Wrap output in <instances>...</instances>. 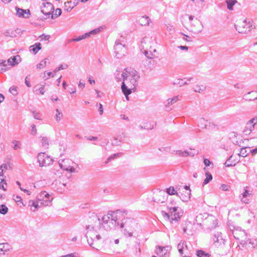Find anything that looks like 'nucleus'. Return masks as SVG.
<instances>
[{"mask_svg": "<svg viewBox=\"0 0 257 257\" xmlns=\"http://www.w3.org/2000/svg\"><path fill=\"white\" fill-rule=\"evenodd\" d=\"M123 216V213L119 210L109 211L103 216L101 220L95 214L90 217L88 224L86 225V237L90 246L96 248L98 240L101 239L99 231L101 230L100 225L104 230L109 231L114 229L118 225V219Z\"/></svg>", "mask_w": 257, "mask_h": 257, "instance_id": "nucleus-1", "label": "nucleus"}, {"mask_svg": "<svg viewBox=\"0 0 257 257\" xmlns=\"http://www.w3.org/2000/svg\"><path fill=\"white\" fill-rule=\"evenodd\" d=\"M125 78L124 82H122L121 88L122 93L125 95L126 100H128V95L133 91H135L136 87L137 86V82L140 78L139 74L135 72L130 73H124Z\"/></svg>", "mask_w": 257, "mask_h": 257, "instance_id": "nucleus-2", "label": "nucleus"}, {"mask_svg": "<svg viewBox=\"0 0 257 257\" xmlns=\"http://www.w3.org/2000/svg\"><path fill=\"white\" fill-rule=\"evenodd\" d=\"M137 225V223L133 219L125 218L122 220L120 227L125 235L131 237Z\"/></svg>", "mask_w": 257, "mask_h": 257, "instance_id": "nucleus-3", "label": "nucleus"}, {"mask_svg": "<svg viewBox=\"0 0 257 257\" xmlns=\"http://www.w3.org/2000/svg\"><path fill=\"white\" fill-rule=\"evenodd\" d=\"M115 56L117 58H120L127 53L126 48L120 40H116L114 46Z\"/></svg>", "mask_w": 257, "mask_h": 257, "instance_id": "nucleus-4", "label": "nucleus"}, {"mask_svg": "<svg viewBox=\"0 0 257 257\" xmlns=\"http://www.w3.org/2000/svg\"><path fill=\"white\" fill-rule=\"evenodd\" d=\"M234 27L239 33L246 34L251 31L252 25L249 21L244 19L238 25H235Z\"/></svg>", "mask_w": 257, "mask_h": 257, "instance_id": "nucleus-5", "label": "nucleus"}, {"mask_svg": "<svg viewBox=\"0 0 257 257\" xmlns=\"http://www.w3.org/2000/svg\"><path fill=\"white\" fill-rule=\"evenodd\" d=\"M37 197L40 205L44 206L50 205L53 200V197H51L49 194L46 191L41 192Z\"/></svg>", "mask_w": 257, "mask_h": 257, "instance_id": "nucleus-6", "label": "nucleus"}, {"mask_svg": "<svg viewBox=\"0 0 257 257\" xmlns=\"http://www.w3.org/2000/svg\"><path fill=\"white\" fill-rule=\"evenodd\" d=\"M38 162L39 163L40 167H46L50 165L53 161V160L50 158V156H48L45 153H40L38 154Z\"/></svg>", "mask_w": 257, "mask_h": 257, "instance_id": "nucleus-7", "label": "nucleus"}, {"mask_svg": "<svg viewBox=\"0 0 257 257\" xmlns=\"http://www.w3.org/2000/svg\"><path fill=\"white\" fill-rule=\"evenodd\" d=\"M234 238L240 240L241 243H244L247 241L246 233L241 229H236L232 231Z\"/></svg>", "mask_w": 257, "mask_h": 257, "instance_id": "nucleus-8", "label": "nucleus"}, {"mask_svg": "<svg viewBox=\"0 0 257 257\" xmlns=\"http://www.w3.org/2000/svg\"><path fill=\"white\" fill-rule=\"evenodd\" d=\"M257 123V117H253L248 120L245 124L243 130V133L245 135H249L254 130V125Z\"/></svg>", "mask_w": 257, "mask_h": 257, "instance_id": "nucleus-9", "label": "nucleus"}, {"mask_svg": "<svg viewBox=\"0 0 257 257\" xmlns=\"http://www.w3.org/2000/svg\"><path fill=\"white\" fill-rule=\"evenodd\" d=\"M100 31V28L95 29L88 33H86L81 36H79L75 38L70 40V42H78L83 39L90 37L91 35H94L98 33Z\"/></svg>", "mask_w": 257, "mask_h": 257, "instance_id": "nucleus-10", "label": "nucleus"}, {"mask_svg": "<svg viewBox=\"0 0 257 257\" xmlns=\"http://www.w3.org/2000/svg\"><path fill=\"white\" fill-rule=\"evenodd\" d=\"M54 8L53 5L49 2L44 3L41 7V12L46 16H49L53 13Z\"/></svg>", "mask_w": 257, "mask_h": 257, "instance_id": "nucleus-11", "label": "nucleus"}, {"mask_svg": "<svg viewBox=\"0 0 257 257\" xmlns=\"http://www.w3.org/2000/svg\"><path fill=\"white\" fill-rule=\"evenodd\" d=\"M71 163V161L69 159H64L62 160L61 162L59 161V165L60 168L64 170L69 171L70 172H74L75 169L72 167L70 164Z\"/></svg>", "mask_w": 257, "mask_h": 257, "instance_id": "nucleus-12", "label": "nucleus"}, {"mask_svg": "<svg viewBox=\"0 0 257 257\" xmlns=\"http://www.w3.org/2000/svg\"><path fill=\"white\" fill-rule=\"evenodd\" d=\"M178 209V207H174L169 209V214L171 217V223L173 222V221H178L180 218V214L177 211Z\"/></svg>", "mask_w": 257, "mask_h": 257, "instance_id": "nucleus-13", "label": "nucleus"}, {"mask_svg": "<svg viewBox=\"0 0 257 257\" xmlns=\"http://www.w3.org/2000/svg\"><path fill=\"white\" fill-rule=\"evenodd\" d=\"M153 38L151 37H145L143 38L141 43V47L142 49H148L149 48L151 47V44L153 43Z\"/></svg>", "mask_w": 257, "mask_h": 257, "instance_id": "nucleus-14", "label": "nucleus"}, {"mask_svg": "<svg viewBox=\"0 0 257 257\" xmlns=\"http://www.w3.org/2000/svg\"><path fill=\"white\" fill-rule=\"evenodd\" d=\"M16 15L19 17L29 18L31 15V13L29 10H23L17 7L16 8Z\"/></svg>", "mask_w": 257, "mask_h": 257, "instance_id": "nucleus-15", "label": "nucleus"}, {"mask_svg": "<svg viewBox=\"0 0 257 257\" xmlns=\"http://www.w3.org/2000/svg\"><path fill=\"white\" fill-rule=\"evenodd\" d=\"M205 223L208 224L209 228L210 229L215 228L218 224V220L216 219L213 216H210L208 218H206Z\"/></svg>", "mask_w": 257, "mask_h": 257, "instance_id": "nucleus-16", "label": "nucleus"}, {"mask_svg": "<svg viewBox=\"0 0 257 257\" xmlns=\"http://www.w3.org/2000/svg\"><path fill=\"white\" fill-rule=\"evenodd\" d=\"M164 191H159L154 198V201L158 203H163L166 200Z\"/></svg>", "mask_w": 257, "mask_h": 257, "instance_id": "nucleus-17", "label": "nucleus"}, {"mask_svg": "<svg viewBox=\"0 0 257 257\" xmlns=\"http://www.w3.org/2000/svg\"><path fill=\"white\" fill-rule=\"evenodd\" d=\"M21 61V58L19 55L11 57L8 60V63L11 66H15L18 65Z\"/></svg>", "mask_w": 257, "mask_h": 257, "instance_id": "nucleus-18", "label": "nucleus"}, {"mask_svg": "<svg viewBox=\"0 0 257 257\" xmlns=\"http://www.w3.org/2000/svg\"><path fill=\"white\" fill-rule=\"evenodd\" d=\"M191 24L193 26V31L197 32H201L202 31L203 28V25L202 23L197 19L193 23H191Z\"/></svg>", "mask_w": 257, "mask_h": 257, "instance_id": "nucleus-19", "label": "nucleus"}, {"mask_svg": "<svg viewBox=\"0 0 257 257\" xmlns=\"http://www.w3.org/2000/svg\"><path fill=\"white\" fill-rule=\"evenodd\" d=\"M175 154L178 155L181 157H187L191 156L193 157L195 155V153L192 152V151H182V150H177L175 151Z\"/></svg>", "mask_w": 257, "mask_h": 257, "instance_id": "nucleus-20", "label": "nucleus"}, {"mask_svg": "<svg viewBox=\"0 0 257 257\" xmlns=\"http://www.w3.org/2000/svg\"><path fill=\"white\" fill-rule=\"evenodd\" d=\"M156 253L163 257H169V253L167 251L165 247L158 246L156 249Z\"/></svg>", "mask_w": 257, "mask_h": 257, "instance_id": "nucleus-21", "label": "nucleus"}, {"mask_svg": "<svg viewBox=\"0 0 257 257\" xmlns=\"http://www.w3.org/2000/svg\"><path fill=\"white\" fill-rule=\"evenodd\" d=\"M133 72H135L136 73L138 74V73L136 70L128 71L127 70L125 69L120 74L117 73L116 76V78L118 81L122 80V82H124V80L125 78V76H124L125 75L124 73L127 74Z\"/></svg>", "mask_w": 257, "mask_h": 257, "instance_id": "nucleus-22", "label": "nucleus"}, {"mask_svg": "<svg viewBox=\"0 0 257 257\" xmlns=\"http://www.w3.org/2000/svg\"><path fill=\"white\" fill-rule=\"evenodd\" d=\"M77 3H72L71 1H68L64 3V10L67 12H70L76 5Z\"/></svg>", "mask_w": 257, "mask_h": 257, "instance_id": "nucleus-23", "label": "nucleus"}, {"mask_svg": "<svg viewBox=\"0 0 257 257\" xmlns=\"http://www.w3.org/2000/svg\"><path fill=\"white\" fill-rule=\"evenodd\" d=\"M9 63L8 61L0 60V72L3 73L10 69L8 66Z\"/></svg>", "mask_w": 257, "mask_h": 257, "instance_id": "nucleus-24", "label": "nucleus"}, {"mask_svg": "<svg viewBox=\"0 0 257 257\" xmlns=\"http://www.w3.org/2000/svg\"><path fill=\"white\" fill-rule=\"evenodd\" d=\"M10 246L7 243H0V255L5 254L10 250Z\"/></svg>", "mask_w": 257, "mask_h": 257, "instance_id": "nucleus-25", "label": "nucleus"}, {"mask_svg": "<svg viewBox=\"0 0 257 257\" xmlns=\"http://www.w3.org/2000/svg\"><path fill=\"white\" fill-rule=\"evenodd\" d=\"M39 202L30 200L29 201V206L31 207V210L33 211H36L41 206L39 205Z\"/></svg>", "mask_w": 257, "mask_h": 257, "instance_id": "nucleus-26", "label": "nucleus"}, {"mask_svg": "<svg viewBox=\"0 0 257 257\" xmlns=\"http://www.w3.org/2000/svg\"><path fill=\"white\" fill-rule=\"evenodd\" d=\"M150 20L148 17L141 16L139 18L138 22L142 26H148L150 24Z\"/></svg>", "mask_w": 257, "mask_h": 257, "instance_id": "nucleus-27", "label": "nucleus"}, {"mask_svg": "<svg viewBox=\"0 0 257 257\" xmlns=\"http://www.w3.org/2000/svg\"><path fill=\"white\" fill-rule=\"evenodd\" d=\"M41 48V44L40 43H36L30 47V51L34 54H36Z\"/></svg>", "mask_w": 257, "mask_h": 257, "instance_id": "nucleus-28", "label": "nucleus"}, {"mask_svg": "<svg viewBox=\"0 0 257 257\" xmlns=\"http://www.w3.org/2000/svg\"><path fill=\"white\" fill-rule=\"evenodd\" d=\"M213 240L214 243H223V240L221 235L220 232H217L214 235Z\"/></svg>", "mask_w": 257, "mask_h": 257, "instance_id": "nucleus-29", "label": "nucleus"}, {"mask_svg": "<svg viewBox=\"0 0 257 257\" xmlns=\"http://www.w3.org/2000/svg\"><path fill=\"white\" fill-rule=\"evenodd\" d=\"M44 87V85L37 84L34 87V91H39L41 95H43L45 93Z\"/></svg>", "mask_w": 257, "mask_h": 257, "instance_id": "nucleus-30", "label": "nucleus"}, {"mask_svg": "<svg viewBox=\"0 0 257 257\" xmlns=\"http://www.w3.org/2000/svg\"><path fill=\"white\" fill-rule=\"evenodd\" d=\"M205 179L204 180V181L203 182V185H205L209 183V182L212 180V176L211 174V173L208 172L206 171L205 172Z\"/></svg>", "mask_w": 257, "mask_h": 257, "instance_id": "nucleus-31", "label": "nucleus"}, {"mask_svg": "<svg viewBox=\"0 0 257 257\" xmlns=\"http://www.w3.org/2000/svg\"><path fill=\"white\" fill-rule=\"evenodd\" d=\"M253 91H250V92H247V93H245L243 95V98L246 100V101H253L254 100H256L257 99V96H255V97H254V96H249V94H250L251 93H253Z\"/></svg>", "mask_w": 257, "mask_h": 257, "instance_id": "nucleus-32", "label": "nucleus"}, {"mask_svg": "<svg viewBox=\"0 0 257 257\" xmlns=\"http://www.w3.org/2000/svg\"><path fill=\"white\" fill-rule=\"evenodd\" d=\"M248 187H246L244 190V191L241 194L242 198L241 200L243 202L245 203H247V201L246 200V199H243L244 198H245L247 196H249L251 194L249 193V191L247 190Z\"/></svg>", "mask_w": 257, "mask_h": 257, "instance_id": "nucleus-33", "label": "nucleus"}, {"mask_svg": "<svg viewBox=\"0 0 257 257\" xmlns=\"http://www.w3.org/2000/svg\"><path fill=\"white\" fill-rule=\"evenodd\" d=\"M187 246L186 245V243L184 241H181L179 243H178L177 248L178 249V251L181 254H183V250L185 248H187Z\"/></svg>", "mask_w": 257, "mask_h": 257, "instance_id": "nucleus-34", "label": "nucleus"}, {"mask_svg": "<svg viewBox=\"0 0 257 257\" xmlns=\"http://www.w3.org/2000/svg\"><path fill=\"white\" fill-rule=\"evenodd\" d=\"M236 0H227L226 1L227 8L229 11L233 10V6L237 3Z\"/></svg>", "mask_w": 257, "mask_h": 257, "instance_id": "nucleus-35", "label": "nucleus"}, {"mask_svg": "<svg viewBox=\"0 0 257 257\" xmlns=\"http://www.w3.org/2000/svg\"><path fill=\"white\" fill-rule=\"evenodd\" d=\"M166 193L170 195H176L179 196V194L175 190V188L173 186H170L169 188H167L166 190Z\"/></svg>", "mask_w": 257, "mask_h": 257, "instance_id": "nucleus-36", "label": "nucleus"}, {"mask_svg": "<svg viewBox=\"0 0 257 257\" xmlns=\"http://www.w3.org/2000/svg\"><path fill=\"white\" fill-rule=\"evenodd\" d=\"M198 126L201 128H206L207 125V120L204 118H200L198 121Z\"/></svg>", "mask_w": 257, "mask_h": 257, "instance_id": "nucleus-37", "label": "nucleus"}, {"mask_svg": "<svg viewBox=\"0 0 257 257\" xmlns=\"http://www.w3.org/2000/svg\"><path fill=\"white\" fill-rule=\"evenodd\" d=\"M179 96H175L172 98H169L166 101V105H169L170 104H174L175 102H177L179 100Z\"/></svg>", "mask_w": 257, "mask_h": 257, "instance_id": "nucleus-38", "label": "nucleus"}, {"mask_svg": "<svg viewBox=\"0 0 257 257\" xmlns=\"http://www.w3.org/2000/svg\"><path fill=\"white\" fill-rule=\"evenodd\" d=\"M173 84L178 85L179 86H182L185 85H187V83L186 82L185 80H184V78L177 79L174 81Z\"/></svg>", "mask_w": 257, "mask_h": 257, "instance_id": "nucleus-39", "label": "nucleus"}, {"mask_svg": "<svg viewBox=\"0 0 257 257\" xmlns=\"http://www.w3.org/2000/svg\"><path fill=\"white\" fill-rule=\"evenodd\" d=\"M63 117L62 112L58 108L56 109V114L55 115V119L57 122L60 121Z\"/></svg>", "mask_w": 257, "mask_h": 257, "instance_id": "nucleus-40", "label": "nucleus"}, {"mask_svg": "<svg viewBox=\"0 0 257 257\" xmlns=\"http://www.w3.org/2000/svg\"><path fill=\"white\" fill-rule=\"evenodd\" d=\"M191 193L189 192H187L186 195H183L181 194V195L179 194L178 196L183 201H187L190 198Z\"/></svg>", "mask_w": 257, "mask_h": 257, "instance_id": "nucleus-41", "label": "nucleus"}, {"mask_svg": "<svg viewBox=\"0 0 257 257\" xmlns=\"http://www.w3.org/2000/svg\"><path fill=\"white\" fill-rule=\"evenodd\" d=\"M206 89V86L204 85H196L193 88L194 91L196 92H201L204 91Z\"/></svg>", "mask_w": 257, "mask_h": 257, "instance_id": "nucleus-42", "label": "nucleus"}, {"mask_svg": "<svg viewBox=\"0 0 257 257\" xmlns=\"http://www.w3.org/2000/svg\"><path fill=\"white\" fill-rule=\"evenodd\" d=\"M144 55L146 56L147 58L149 59H152L154 57H156L155 55L151 51H148L147 50H145L144 52H143Z\"/></svg>", "mask_w": 257, "mask_h": 257, "instance_id": "nucleus-43", "label": "nucleus"}, {"mask_svg": "<svg viewBox=\"0 0 257 257\" xmlns=\"http://www.w3.org/2000/svg\"><path fill=\"white\" fill-rule=\"evenodd\" d=\"M7 183L6 180L4 179H0V189H3L4 191H6L7 189Z\"/></svg>", "mask_w": 257, "mask_h": 257, "instance_id": "nucleus-44", "label": "nucleus"}, {"mask_svg": "<svg viewBox=\"0 0 257 257\" xmlns=\"http://www.w3.org/2000/svg\"><path fill=\"white\" fill-rule=\"evenodd\" d=\"M247 148L249 149L250 147H245V148L240 149V153L238 154V155L239 156H241L242 157H245L247 156L248 155V153L247 152V151H246Z\"/></svg>", "mask_w": 257, "mask_h": 257, "instance_id": "nucleus-45", "label": "nucleus"}, {"mask_svg": "<svg viewBox=\"0 0 257 257\" xmlns=\"http://www.w3.org/2000/svg\"><path fill=\"white\" fill-rule=\"evenodd\" d=\"M196 254L198 257H209L208 253L205 252L202 250H197Z\"/></svg>", "mask_w": 257, "mask_h": 257, "instance_id": "nucleus-46", "label": "nucleus"}, {"mask_svg": "<svg viewBox=\"0 0 257 257\" xmlns=\"http://www.w3.org/2000/svg\"><path fill=\"white\" fill-rule=\"evenodd\" d=\"M47 58L44 59L43 60L40 62L39 64L37 65V68L38 69H42L45 67L46 66L47 60Z\"/></svg>", "mask_w": 257, "mask_h": 257, "instance_id": "nucleus-47", "label": "nucleus"}, {"mask_svg": "<svg viewBox=\"0 0 257 257\" xmlns=\"http://www.w3.org/2000/svg\"><path fill=\"white\" fill-rule=\"evenodd\" d=\"M41 143L43 147L47 148L49 146V140L46 137H43L41 140Z\"/></svg>", "mask_w": 257, "mask_h": 257, "instance_id": "nucleus-48", "label": "nucleus"}, {"mask_svg": "<svg viewBox=\"0 0 257 257\" xmlns=\"http://www.w3.org/2000/svg\"><path fill=\"white\" fill-rule=\"evenodd\" d=\"M232 158V156H231L225 162V165L226 166V167H230V166H235L236 163L237 162H238V161H236L234 163H232L231 162V159Z\"/></svg>", "mask_w": 257, "mask_h": 257, "instance_id": "nucleus-49", "label": "nucleus"}, {"mask_svg": "<svg viewBox=\"0 0 257 257\" xmlns=\"http://www.w3.org/2000/svg\"><path fill=\"white\" fill-rule=\"evenodd\" d=\"M8 211V208L6 205L2 204L0 205V213L2 214H6Z\"/></svg>", "mask_w": 257, "mask_h": 257, "instance_id": "nucleus-50", "label": "nucleus"}, {"mask_svg": "<svg viewBox=\"0 0 257 257\" xmlns=\"http://www.w3.org/2000/svg\"><path fill=\"white\" fill-rule=\"evenodd\" d=\"M61 10L60 9H57L56 10H55V14H53V13H52V14H51L50 15H51V17L52 19H54L59 16L61 15Z\"/></svg>", "mask_w": 257, "mask_h": 257, "instance_id": "nucleus-51", "label": "nucleus"}, {"mask_svg": "<svg viewBox=\"0 0 257 257\" xmlns=\"http://www.w3.org/2000/svg\"><path fill=\"white\" fill-rule=\"evenodd\" d=\"M12 143L14 145L13 148L14 150H18L21 147V143L20 142L13 140L12 142Z\"/></svg>", "mask_w": 257, "mask_h": 257, "instance_id": "nucleus-52", "label": "nucleus"}, {"mask_svg": "<svg viewBox=\"0 0 257 257\" xmlns=\"http://www.w3.org/2000/svg\"><path fill=\"white\" fill-rule=\"evenodd\" d=\"M14 33V32H13L12 31L10 30H7L4 32L3 34L6 37H13Z\"/></svg>", "mask_w": 257, "mask_h": 257, "instance_id": "nucleus-53", "label": "nucleus"}, {"mask_svg": "<svg viewBox=\"0 0 257 257\" xmlns=\"http://www.w3.org/2000/svg\"><path fill=\"white\" fill-rule=\"evenodd\" d=\"M54 76V75L53 74L52 72H48L46 73V72H45L43 78L45 79V80H47L50 77H53Z\"/></svg>", "mask_w": 257, "mask_h": 257, "instance_id": "nucleus-54", "label": "nucleus"}, {"mask_svg": "<svg viewBox=\"0 0 257 257\" xmlns=\"http://www.w3.org/2000/svg\"><path fill=\"white\" fill-rule=\"evenodd\" d=\"M181 34L182 35H183V37L182 38L184 41H185L186 42H192V39L191 37H190L188 35H186L184 34H183V33H181Z\"/></svg>", "mask_w": 257, "mask_h": 257, "instance_id": "nucleus-55", "label": "nucleus"}, {"mask_svg": "<svg viewBox=\"0 0 257 257\" xmlns=\"http://www.w3.org/2000/svg\"><path fill=\"white\" fill-rule=\"evenodd\" d=\"M10 92L12 93L14 95H16L17 94V87L16 86L11 87L10 89Z\"/></svg>", "mask_w": 257, "mask_h": 257, "instance_id": "nucleus-56", "label": "nucleus"}, {"mask_svg": "<svg viewBox=\"0 0 257 257\" xmlns=\"http://www.w3.org/2000/svg\"><path fill=\"white\" fill-rule=\"evenodd\" d=\"M33 114L34 117L35 119H38V120L41 119L40 114L39 112L34 111H33Z\"/></svg>", "mask_w": 257, "mask_h": 257, "instance_id": "nucleus-57", "label": "nucleus"}, {"mask_svg": "<svg viewBox=\"0 0 257 257\" xmlns=\"http://www.w3.org/2000/svg\"><path fill=\"white\" fill-rule=\"evenodd\" d=\"M14 200L17 202V203H20L22 204L23 203L22 199L21 197L19 196H14Z\"/></svg>", "mask_w": 257, "mask_h": 257, "instance_id": "nucleus-58", "label": "nucleus"}, {"mask_svg": "<svg viewBox=\"0 0 257 257\" xmlns=\"http://www.w3.org/2000/svg\"><path fill=\"white\" fill-rule=\"evenodd\" d=\"M32 130H31V134L32 135H36L37 134V129L36 125L35 124H33L31 125Z\"/></svg>", "mask_w": 257, "mask_h": 257, "instance_id": "nucleus-59", "label": "nucleus"}, {"mask_svg": "<svg viewBox=\"0 0 257 257\" xmlns=\"http://www.w3.org/2000/svg\"><path fill=\"white\" fill-rule=\"evenodd\" d=\"M60 257H77V253H71L70 254H68L66 255H62Z\"/></svg>", "mask_w": 257, "mask_h": 257, "instance_id": "nucleus-60", "label": "nucleus"}, {"mask_svg": "<svg viewBox=\"0 0 257 257\" xmlns=\"http://www.w3.org/2000/svg\"><path fill=\"white\" fill-rule=\"evenodd\" d=\"M162 214L164 217H167L168 219H170L171 220L169 212L168 213H167L165 211H162Z\"/></svg>", "mask_w": 257, "mask_h": 257, "instance_id": "nucleus-61", "label": "nucleus"}, {"mask_svg": "<svg viewBox=\"0 0 257 257\" xmlns=\"http://www.w3.org/2000/svg\"><path fill=\"white\" fill-rule=\"evenodd\" d=\"M154 62H155L154 61H151V60H150V61H149L148 64V67H149V68H151V69H152V68L153 67V66H154Z\"/></svg>", "mask_w": 257, "mask_h": 257, "instance_id": "nucleus-62", "label": "nucleus"}, {"mask_svg": "<svg viewBox=\"0 0 257 257\" xmlns=\"http://www.w3.org/2000/svg\"><path fill=\"white\" fill-rule=\"evenodd\" d=\"M220 188L223 190V191H228V186L227 185H225V184H222L221 185V187Z\"/></svg>", "mask_w": 257, "mask_h": 257, "instance_id": "nucleus-63", "label": "nucleus"}, {"mask_svg": "<svg viewBox=\"0 0 257 257\" xmlns=\"http://www.w3.org/2000/svg\"><path fill=\"white\" fill-rule=\"evenodd\" d=\"M203 162L206 166H209L211 164L210 161L207 159H204L203 160Z\"/></svg>", "mask_w": 257, "mask_h": 257, "instance_id": "nucleus-64", "label": "nucleus"}]
</instances>
